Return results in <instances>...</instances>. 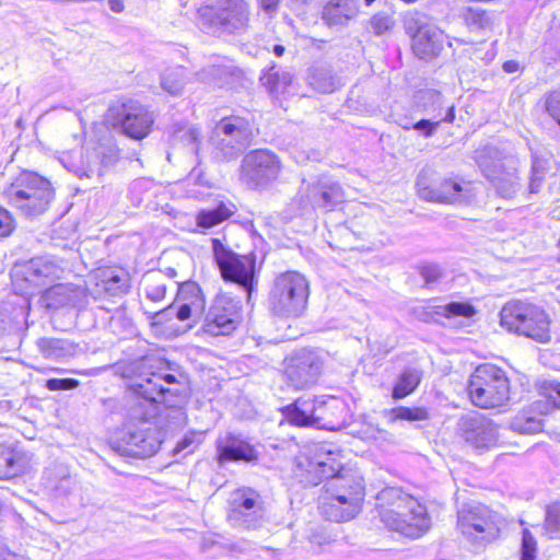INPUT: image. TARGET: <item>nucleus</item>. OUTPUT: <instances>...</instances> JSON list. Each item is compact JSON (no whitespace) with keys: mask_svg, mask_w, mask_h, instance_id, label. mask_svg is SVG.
<instances>
[{"mask_svg":"<svg viewBox=\"0 0 560 560\" xmlns=\"http://www.w3.org/2000/svg\"><path fill=\"white\" fill-rule=\"evenodd\" d=\"M424 97H425L427 100H429V101H432V103H433L434 105H436V108H433V112H436V109H439V110H438V113L434 115V117H435V118H438V119L443 118V117H442L441 109H442V107H443V105H444V96H443L440 92H438V91L430 90V91H427V92L424 93Z\"/></svg>","mask_w":560,"mask_h":560,"instance_id":"nucleus-56","label":"nucleus"},{"mask_svg":"<svg viewBox=\"0 0 560 560\" xmlns=\"http://www.w3.org/2000/svg\"><path fill=\"white\" fill-rule=\"evenodd\" d=\"M374 1H375V0H364V3H365L366 5H371Z\"/></svg>","mask_w":560,"mask_h":560,"instance_id":"nucleus-63","label":"nucleus"},{"mask_svg":"<svg viewBox=\"0 0 560 560\" xmlns=\"http://www.w3.org/2000/svg\"><path fill=\"white\" fill-rule=\"evenodd\" d=\"M465 19L468 23L477 25L478 27H487L489 25V16L485 10L468 8L465 13Z\"/></svg>","mask_w":560,"mask_h":560,"instance_id":"nucleus-52","label":"nucleus"},{"mask_svg":"<svg viewBox=\"0 0 560 560\" xmlns=\"http://www.w3.org/2000/svg\"><path fill=\"white\" fill-rule=\"evenodd\" d=\"M467 390L479 408H498L510 398V383L505 372L493 364H481L471 374Z\"/></svg>","mask_w":560,"mask_h":560,"instance_id":"nucleus-7","label":"nucleus"},{"mask_svg":"<svg viewBox=\"0 0 560 560\" xmlns=\"http://www.w3.org/2000/svg\"><path fill=\"white\" fill-rule=\"evenodd\" d=\"M317 428L332 430L339 424L346 412L342 400L335 396H319Z\"/></svg>","mask_w":560,"mask_h":560,"instance_id":"nucleus-31","label":"nucleus"},{"mask_svg":"<svg viewBox=\"0 0 560 560\" xmlns=\"http://www.w3.org/2000/svg\"><path fill=\"white\" fill-rule=\"evenodd\" d=\"M342 188L337 183H320L312 190L311 203L313 207H322L331 210L343 201Z\"/></svg>","mask_w":560,"mask_h":560,"instance_id":"nucleus-32","label":"nucleus"},{"mask_svg":"<svg viewBox=\"0 0 560 560\" xmlns=\"http://www.w3.org/2000/svg\"><path fill=\"white\" fill-rule=\"evenodd\" d=\"M458 431L467 443L479 450L490 448L498 441L495 424L486 416L476 411L460 417Z\"/></svg>","mask_w":560,"mask_h":560,"instance_id":"nucleus-21","label":"nucleus"},{"mask_svg":"<svg viewBox=\"0 0 560 560\" xmlns=\"http://www.w3.org/2000/svg\"><path fill=\"white\" fill-rule=\"evenodd\" d=\"M429 312L423 320L433 319V316H441L454 325L460 324L459 319H469L476 315L477 311L469 302H450L442 305H432L428 307Z\"/></svg>","mask_w":560,"mask_h":560,"instance_id":"nucleus-29","label":"nucleus"},{"mask_svg":"<svg viewBox=\"0 0 560 560\" xmlns=\"http://www.w3.org/2000/svg\"><path fill=\"white\" fill-rule=\"evenodd\" d=\"M211 247L222 278L241 285L249 296L255 288L256 255L237 254L215 237L211 238Z\"/></svg>","mask_w":560,"mask_h":560,"instance_id":"nucleus-10","label":"nucleus"},{"mask_svg":"<svg viewBox=\"0 0 560 560\" xmlns=\"http://www.w3.org/2000/svg\"><path fill=\"white\" fill-rule=\"evenodd\" d=\"M232 74L231 67L219 61L197 73L198 80L207 83L221 84Z\"/></svg>","mask_w":560,"mask_h":560,"instance_id":"nucleus-38","label":"nucleus"},{"mask_svg":"<svg viewBox=\"0 0 560 560\" xmlns=\"http://www.w3.org/2000/svg\"><path fill=\"white\" fill-rule=\"evenodd\" d=\"M261 81L271 94L280 96L287 93L292 82V75L288 71L271 69L262 75Z\"/></svg>","mask_w":560,"mask_h":560,"instance_id":"nucleus-35","label":"nucleus"},{"mask_svg":"<svg viewBox=\"0 0 560 560\" xmlns=\"http://www.w3.org/2000/svg\"><path fill=\"white\" fill-rule=\"evenodd\" d=\"M194 443V439L191 436H185L180 442H178L177 446L175 447V452L179 453L183 452L191 446Z\"/></svg>","mask_w":560,"mask_h":560,"instance_id":"nucleus-58","label":"nucleus"},{"mask_svg":"<svg viewBox=\"0 0 560 560\" xmlns=\"http://www.w3.org/2000/svg\"><path fill=\"white\" fill-rule=\"evenodd\" d=\"M500 324L509 331L545 343L550 339V320L546 312L528 302H508L500 312Z\"/></svg>","mask_w":560,"mask_h":560,"instance_id":"nucleus-6","label":"nucleus"},{"mask_svg":"<svg viewBox=\"0 0 560 560\" xmlns=\"http://www.w3.org/2000/svg\"><path fill=\"white\" fill-rule=\"evenodd\" d=\"M280 171L281 162L273 152L255 150L243 158L240 179L252 189L261 188L276 180Z\"/></svg>","mask_w":560,"mask_h":560,"instance_id":"nucleus-13","label":"nucleus"},{"mask_svg":"<svg viewBox=\"0 0 560 560\" xmlns=\"http://www.w3.org/2000/svg\"><path fill=\"white\" fill-rule=\"evenodd\" d=\"M200 27L210 34L236 33L248 25L249 5L244 0H219L198 10Z\"/></svg>","mask_w":560,"mask_h":560,"instance_id":"nucleus-8","label":"nucleus"},{"mask_svg":"<svg viewBox=\"0 0 560 560\" xmlns=\"http://www.w3.org/2000/svg\"><path fill=\"white\" fill-rule=\"evenodd\" d=\"M114 373L130 381L129 387L142 399L135 401L128 418L112 441V448L122 455L145 458L154 455L162 443L161 433L151 422L156 412L155 402L175 395L168 386L178 383L170 363L155 358H142L113 365Z\"/></svg>","mask_w":560,"mask_h":560,"instance_id":"nucleus-1","label":"nucleus"},{"mask_svg":"<svg viewBox=\"0 0 560 560\" xmlns=\"http://www.w3.org/2000/svg\"><path fill=\"white\" fill-rule=\"evenodd\" d=\"M520 69V65L517 61L515 60H508L503 63V70L506 72V73H514V72H517Z\"/></svg>","mask_w":560,"mask_h":560,"instance_id":"nucleus-60","label":"nucleus"},{"mask_svg":"<svg viewBox=\"0 0 560 560\" xmlns=\"http://www.w3.org/2000/svg\"><path fill=\"white\" fill-rule=\"evenodd\" d=\"M199 136L200 131L198 128L189 125L180 126L173 132L174 144L183 143L189 145L192 153L199 158Z\"/></svg>","mask_w":560,"mask_h":560,"instance_id":"nucleus-37","label":"nucleus"},{"mask_svg":"<svg viewBox=\"0 0 560 560\" xmlns=\"http://www.w3.org/2000/svg\"><path fill=\"white\" fill-rule=\"evenodd\" d=\"M3 196L23 215L34 218L49 208L55 198V189L47 178L24 171L4 188Z\"/></svg>","mask_w":560,"mask_h":560,"instance_id":"nucleus-4","label":"nucleus"},{"mask_svg":"<svg viewBox=\"0 0 560 560\" xmlns=\"http://www.w3.org/2000/svg\"><path fill=\"white\" fill-rule=\"evenodd\" d=\"M108 7L115 13H120L125 9L122 0H108Z\"/></svg>","mask_w":560,"mask_h":560,"instance_id":"nucleus-59","label":"nucleus"},{"mask_svg":"<svg viewBox=\"0 0 560 560\" xmlns=\"http://www.w3.org/2000/svg\"><path fill=\"white\" fill-rule=\"evenodd\" d=\"M196 172H197V170L195 168V170L190 173V175H189V179H196V180H199V175H200V174H199V173H198V174H196Z\"/></svg>","mask_w":560,"mask_h":560,"instance_id":"nucleus-62","label":"nucleus"},{"mask_svg":"<svg viewBox=\"0 0 560 560\" xmlns=\"http://www.w3.org/2000/svg\"><path fill=\"white\" fill-rule=\"evenodd\" d=\"M228 520L233 527L256 529L262 525V501L257 491L242 488L231 493Z\"/></svg>","mask_w":560,"mask_h":560,"instance_id":"nucleus-16","label":"nucleus"},{"mask_svg":"<svg viewBox=\"0 0 560 560\" xmlns=\"http://www.w3.org/2000/svg\"><path fill=\"white\" fill-rule=\"evenodd\" d=\"M547 161L538 156L533 158L532 175L529 182V191L536 194L539 191L546 174Z\"/></svg>","mask_w":560,"mask_h":560,"instance_id":"nucleus-43","label":"nucleus"},{"mask_svg":"<svg viewBox=\"0 0 560 560\" xmlns=\"http://www.w3.org/2000/svg\"><path fill=\"white\" fill-rule=\"evenodd\" d=\"M144 292L149 300L160 302L165 298L166 285L162 281L155 279L154 276H150L145 282Z\"/></svg>","mask_w":560,"mask_h":560,"instance_id":"nucleus-46","label":"nucleus"},{"mask_svg":"<svg viewBox=\"0 0 560 560\" xmlns=\"http://www.w3.org/2000/svg\"><path fill=\"white\" fill-rule=\"evenodd\" d=\"M421 372L418 369H406L398 377L394 389L393 397L401 399L410 395L420 384Z\"/></svg>","mask_w":560,"mask_h":560,"instance_id":"nucleus-34","label":"nucleus"},{"mask_svg":"<svg viewBox=\"0 0 560 560\" xmlns=\"http://www.w3.org/2000/svg\"><path fill=\"white\" fill-rule=\"evenodd\" d=\"M161 84L170 94H179L185 85V69L183 67H175L167 70L162 77Z\"/></svg>","mask_w":560,"mask_h":560,"instance_id":"nucleus-39","label":"nucleus"},{"mask_svg":"<svg viewBox=\"0 0 560 560\" xmlns=\"http://www.w3.org/2000/svg\"><path fill=\"white\" fill-rule=\"evenodd\" d=\"M421 276L427 284H433L442 277V269L436 264H428L421 267Z\"/></svg>","mask_w":560,"mask_h":560,"instance_id":"nucleus-55","label":"nucleus"},{"mask_svg":"<svg viewBox=\"0 0 560 560\" xmlns=\"http://www.w3.org/2000/svg\"><path fill=\"white\" fill-rule=\"evenodd\" d=\"M107 120L133 139L147 137L153 124L151 113L133 100L112 105L107 113Z\"/></svg>","mask_w":560,"mask_h":560,"instance_id":"nucleus-15","label":"nucleus"},{"mask_svg":"<svg viewBox=\"0 0 560 560\" xmlns=\"http://www.w3.org/2000/svg\"><path fill=\"white\" fill-rule=\"evenodd\" d=\"M325 494L319 499L322 514L332 522L352 520L361 510L364 498L363 480L350 470L325 478Z\"/></svg>","mask_w":560,"mask_h":560,"instance_id":"nucleus-3","label":"nucleus"},{"mask_svg":"<svg viewBox=\"0 0 560 560\" xmlns=\"http://www.w3.org/2000/svg\"><path fill=\"white\" fill-rule=\"evenodd\" d=\"M218 460L224 462H254L258 454L248 441L241 435L226 433L217 441Z\"/></svg>","mask_w":560,"mask_h":560,"instance_id":"nucleus-25","label":"nucleus"},{"mask_svg":"<svg viewBox=\"0 0 560 560\" xmlns=\"http://www.w3.org/2000/svg\"><path fill=\"white\" fill-rule=\"evenodd\" d=\"M235 209L233 203L224 202H220L213 209H202L196 215L197 228L200 230L214 228L228 220L235 212Z\"/></svg>","mask_w":560,"mask_h":560,"instance_id":"nucleus-33","label":"nucleus"},{"mask_svg":"<svg viewBox=\"0 0 560 560\" xmlns=\"http://www.w3.org/2000/svg\"><path fill=\"white\" fill-rule=\"evenodd\" d=\"M393 25V19L386 13H376L370 21L372 32L378 36L389 31Z\"/></svg>","mask_w":560,"mask_h":560,"instance_id":"nucleus-49","label":"nucleus"},{"mask_svg":"<svg viewBox=\"0 0 560 560\" xmlns=\"http://www.w3.org/2000/svg\"><path fill=\"white\" fill-rule=\"evenodd\" d=\"M359 12V0H329L323 8L322 19L332 26H345Z\"/></svg>","mask_w":560,"mask_h":560,"instance_id":"nucleus-27","label":"nucleus"},{"mask_svg":"<svg viewBox=\"0 0 560 560\" xmlns=\"http://www.w3.org/2000/svg\"><path fill=\"white\" fill-rule=\"evenodd\" d=\"M512 428L521 433L532 434L542 430V421L533 417H517L512 422Z\"/></svg>","mask_w":560,"mask_h":560,"instance_id":"nucleus-47","label":"nucleus"},{"mask_svg":"<svg viewBox=\"0 0 560 560\" xmlns=\"http://www.w3.org/2000/svg\"><path fill=\"white\" fill-rule=\"evenodd\" d=\"M79 381L74 378H50L46 382V388L49 390H68L79 386Z\"/></svg>","mask_w":560,"mask_h":560,"instance_id":"nucleus-54","label":"nucleus"},{"mask_svg":"<svg viewBox=\"0 0 560 560\" xmlns=\"http://www.w3.org/2000/svg\"><path fill=\"white\" fill-rule=\"evenodd\" d=\"M546 110L560 126V89L547 96Z\"/></svg>","mask_w":560,"mask_h":560,"instance_id":"nucleus-53","label":"nucleus"},{"mask_svg":"<svg viewBox=\"0 0 560 560\" xmlns=\"http://www.w3.org/2000/svg\"><path fill=\"white\" fill-rule=\"evenodd\" d=\"M20 467L16 463V455L9 447L0 450V479H10L18 475Z\"/></svg>","mask_w":560,"mask_h":560,"instance_id":"nucleus-41","label":"nucleus"},{"mask_svg":"<svg viewBox=\"0 0 560 560\" xmlns=\"http://www.w3.org/2000/svg\"><path fill=\"white\" fill-rule=\"evenodd\" d=\"M310 283L298 271H285L276 277L269 293L271 312L281 317H300L307 306Z\"/></svg>","mask_w":560,"mask_h":560,"instance_id":"nucleus-5","label":"nucleus"},{"mask_svg":"<svg viewBox=\"0 0 560 560\" xmlns=\"http://www.w3.org/2000/svg\"><path fill=\"white\" fill-rule=\"evenodd\" d=\"M376 500L381 522L388 529L412 539L429 530L431 520L425 506L400 488H385Z\"/></svg>","mask_w":560,"mask_h":560,"instance_id":"nucleus-2","label":"nucleus"},{"mask_svg":"<svg viewBox=\"0 0 560 560\" xmlns=\"http://www.w3.org/2000/svg\"><path fill=\"white\" fill-rule=\"evenodd\" d=\"M177 296L180 304L176 310L173 305H170L154 314V319L158 323H162L173 315L183 322L203 312L205 299L200 287L196 282L183 283L178 289Z\"/></svg>","mask_w":560,"mask_h":560,"instance_id":"nucleus-24","label":"nucleus"},{"mask_svg":"<svg viewBox=\"0 0 560 560\" xmlns=\"http://www.w3.org/2000/svg\"><path fill=\"white\" fill-rule=\"evenodd\" d=\"M551 402L555 407L560 408V383H550L547 387V401H536V409L540 413L549 411L548 405Z\"/></svg>","mask_w":560,"mask_h":560,"instance_id":"nucleus-48","label":"nucleus"},{"mask_svg":"<svg viewBox=\"0 0 560 560\" xmlns=\"http://www.w3.org/2000/svg\"><path fill=\"white\" fill-rule=\"evenodd\" d=\"M390 412L394 419L407 421H419L428 418V412L423 408L397 407L392 409Z\"/></svg>","mask_w":560,"mask_h":560,"instance_id":"nucleus-45","label":"nucleus"},{"mask_svg":"<svg viewBox=\"0 0 560 560\" xmlns=\"http://www.w3.org/2000/svg\"><path fill=\"white\" fill-rule=\"evenodd\" d=\"M38 351L49 360H66L78 354L79 346L68 339L43 337L36 341Z\"/></svg>","mask_w":560,"mask_h":560,"instance_id":"nucleus-30","label":"nucleus"},{"mask_svg":"<svg viewBox=\"0 0 560 560\" xmlns=\"http://www.w3.org/2000/svg\"><path fill=\"white\" fill-rule=\"evenodd\" d=\"M28 269L34 276L43 278L57 277L60 270L52 260L45 257L32 259Z\"/></svg>","mask_w":560,"mask_h":560,"instance_id":"nucleus-42","label":"nucleus"},{"mask_svg":"<svg viewBox=\"0 0 560 560\" xmlns=\"http://www.w3.org/2000/svg\"><path fill=\"white\" fill-rule=\"evenodd\" d=\"M319 407L318 397H300L281 408V412L285 420L296 427H317V418Z\"/></svg>","mask_w":560,"mask_h":560,"instance_id":"nucleus-26","label":"nucleus"},{"mask_svg":"<svg viewBox=\"0 0 560 560\" xmlns=\"http://www.w3.org/2000/svg\"><path fill=\"white\" fill-rule=\"evenodd\" d=\"M308 83L320 93H330L336 89L332 71L327 67H314L308 74Z\"/></svg>","mask_w":560,"mask_h":560,"instance_id":"nucleus-36","label":"nucleus"},{"mask_svg":"<svg viewBox=\"0 0 560 560\" xmlns=\"http://www.w3.org/2000/svg\"><path fill=\"white\" fill-rule=\"evenodd\" d=\"M284 52V47L282 45H275L273 46V54L278 57H281Z\"/></svg>","mask_w":560,"mask_h":560,"instance_id":"nucleus-61","label":"nucleus"},{"mask_svg":"<svg viewBox=\"0 0 560 560\" xmlns=\"http://www.w3.org/2000/svg\"><path fill=\"white\" fill-rule=\"evenodd\" d=\"M241 322V306L228 295H218L210 306L203 323V330L211 336H226Z\"/></svg>","mask_w":560,"mask_h":560,"instance_id":"nucleus-18","label":"nucleus"},{"mask_svg":"<svg viewBox=\"0 0 560 560\" xmlns=\"http://www.w3.org/2000/svg\"><path fill=\"white\" fill-rule=\"evenodd\" d=\"M322 370L320 357L315 351L303 349L288 359L284 375L294 389H304L317 382Z\"/></svg>","mask_w":560,"mask_h":560,"instance_id":"nucleus-19","label":"nucleus"},{"mask_svg":"<svg viewBox=\"0 0 560 560\" xmlns=\"http://www.w3.org/2000/svg\"><path fill=\"white\" fill-rule=\"evenodd\" d=\"M39 302L51 312L63 313L84 310L89 303L85 289L72 283H58L48 288Z\"/></svg>","mask_w":560,"mask_h":560,"instance_id":"nucleus-20","label":"nucleus"},{"mask_svg":"<svg viewBox=\"0 0 560 560\" xmlns=\"http://www.w3.org/2000/svg\"><path fill=\"white\" fill-rule=\"evenodd\" d=\"M455 119V107L454 105L447 106L446 114L443 118L438 119L435 121H431L429 119H421L416 122L412 128L419 132H421L425 138H430L434 135L436 129L439 128L442 121L453 122Z\"/></svg>","mask_w":560,"mask_h":560,"instance_id":"nucleus-40","label":"nucleus"},{"mask_svg":"<svg viewBox=\"0 0 560 560\" xmlns=\"http://www.w3.org/2000/svg\"><path fill=\"white\" fill-rule=\"evenodd\" d=\"M249 121L240 116L222 118L214 127L210 143L214 159L231 161L236 159L248 145L252 138Z\"/></svg>","mask_w":560,"mask_h":560,"instance_id":"nucleus-9","label":"nucleus"},{"mask_svg":"<svg viewBox=\"0 0 560 560\" xmlns=\"http://www.w3.org/2000/svg\"><path fill=\"white\" fill-rule=\"evenodd\" d=\"M307 472L312 475L311 481L315 485L342 470L341 451L332 443L323 442L311 450Z\"/></svg>","mask_w":560,"mask_h":560,"instance_id":"nucleus-23","label":"nucleus"},{"mask_svg":"<svg viewBox=\"0 0 560 560\" xmlns=\"http://www.w3.org/2000/svg\"><path fill=\"white\" fill-rule=\"evenodd\" d=\"M117 160V150L114 145L100 144L92 152L85 154L83 150L62 152L59 156L60 163L79 178H91L94 175L101 176L102 166L112 165Z\"/></svg>","mask_w":560,"mask_h":560,"instance_id":"nucleus-14","label":"nucleus"},{"mask_svg":"<svg viewBox=\"0 0 560 560\" xmlns=\"http://www.w3.org/2000/svg\"><path fill=\"white\" fill-rule=\"evenodd\" d=\"M258 2L264 12L270 18L277 14L280 0H258Z\"/></svg>","mask_w":560,"mask_h":560,"instance_id":"nucleus-57","label":"nucleus"},{"mask_svg":"<svg viewBox=\"0 0 560 560\" xmlns=\"http://www.w3.org/2000/svg\"><path fill=\"white\" fill-rule=\"evenodd\" d=\"M457 527L474 547L482 548L498 537L500 521L488 506L472 504L458 511Z\"/></svg>","mask_w":560,"mask_h":560,"instance_id":"nucleus-11","label":"nucleus"},{"mask_svg":"<svg viewBox=\"0 0 560 560\" xmlns=\"http://www.w3.org/2000/svg\"><path fill=\"white\" fill-rule=\"evenodd\" d=\"M482 174L494 185L498 192L504 198H511L518 188L517 176L514 172L512 159L499 158L495 149L489 148L477 158Z\"/></svg>","mask_w":560,"mask_h":560,"instance_id":"nucleus-17","label":"nucleus"},{"mask_svg":"<svg viewBox=\"0 0 560 560\" xmlns=\"http://www.w3.org/2000/svg\"><path fill=\"white\" fill-rule=\"evenodd\" d=\"M416 185L419 197L427 201L463 203L468 202L471 197L469 183L460 184L453 179H444L439 185L431 187L427 184L425 176L420 174Z\"/></svg>","mask_w":560,"mask_h":560,"instance_id":"nucleus-22","label":"nucleus"},{"mask_svg":"<svg viewBox=\"0 0 560 560\" xmlns=\"http://www.w3.org/2000/svg\"><path fill=\"white\" fill-rule=\"evenodd\" d=\"M545 530L550 538L557 537L560 533V504H552L547 508Z\"/></svg>","mask_w":560,"mask_h":560,"instance_id":"nucleus-44","label":"nucleus"},{"mask_svg":"<svg viewBox=\"0 0 560 560\" xmlns=\"http://www.w3.org/2000/svg\"><path fill=\"white\" fill-rule=\"evenodd\" d=\"M406 32L411 36V47L419 58L435 57L443 49L445 35L427 15L413 12L405 19Z\"/></svg>","mask_w":560,"mask_h":560,"instance_id":"nucleus-12","label":"nucleus"},{"mask_svg":"<svg viewBox=\"0 0 560 560\" xmlns=\"http://www.w3.org/2000/svg\"><path fill=\"white\" fill-rule=\"evenodd\" d=\"M405 520L407 521V523H412L413 522L412 517H410V516H405Z\"/></svg>","mask_w":560,"mask_h":560,"instance_id":"nucleus-64","label":"nucleus"},{"mask_svg":"<svg viewBox=\"0 0 560 560\" xmlns=\"http://www.w3.org/2000/svg\"><path fill=\"white\" fill-rule=\"evenodd\" d=\"M94 279L100 291L116 296L127 293L129 288V277L124 269L104 268L98 269Z\"/></svg>","mask_w":560,"mask_h":560,"instance_id":"nucleus-28","label":"nucleus"},{"mask_svg":"<svg viewBox=\"0 0 560 560\" xmlns=\"http://www.w3.org/2000/svg\"><path fill=\"white\" fill-rule=\"evenodd\" d=\"M536 539L528 529L523 530L522 535V557L521 560H535Z\"/></svg>","mask_w":560,"mask_h":560,"instance_id":"nucleus-50","label":"nucleus"},{"mask_svg":"<svg viewBox=\"0 0 560 560\" xmlns=\"http://www.w3.org/2000/svg\"><path fill=\"white\" fill-rule=\"evenodd\" d=\"M15 230V220L11 212L0 206V238L10 236Z\"/></svg>","mask_w":560,"mask_h":560,"instance_id":"nucleus-51","label":"nucleus"}]
</instances>
